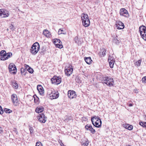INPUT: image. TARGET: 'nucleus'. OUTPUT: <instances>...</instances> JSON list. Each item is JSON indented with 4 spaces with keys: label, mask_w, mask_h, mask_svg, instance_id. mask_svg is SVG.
<instances>
[{
    "label": "nucleus",
    "mask_w": 146,
    "mask_h": 146,
    "mask_svg": "<svg viewBox=\"0 0 146 146\" xmlns=\"http://www.w3.org/2000/svg\"><path fill=\"white\" fill-rule=\"evenodd\" d=\"M120 14L121 16L128 18L129 16V14L127 11L125 9L122 8L120 10Z\"/></svg>",
    "instance_id": "obj_10"
},
{
    "label": "nucleus",
    "mask_w": 146,
    "mask_h": 146,
    "mask_svg": "<svg viewBox=\"0 0 146 146\" xmlns=\"http://www.w3.org/2000/svg\"><path fill=\"white\" fill-rule=\"evenodd\" d=\"M1 18H5L8 17L10 14L9 12L6 10H2Z\"/></svg>",
    "instance_id": "obj_18"
},
{
    "label": "nucleus",
    "mask_w": 146,
    "mask_h": 146,
    "mask_svg": "<svg viewBox=\"0 0 146 146\" xmlns=\"http://www.w3.org/2000/svg\"><path fill=\"white\" fill-rule=\"evenodd\" d=\"M36 146H43L42 143L39 142H36Z\"/></svg>",
    "instance_id": "obj_37"
},
{
    "label": "nucleus",
    "mask_w": 146,
    "mask_h": 146,
    "mask_svg": "<svg viewBox=\"0 0 146 146\" xmlns=\"http://www.w3.org/2000/svg\"><path fill=\"white\" fill-rule=\"evenodd\" d=\"M3 113V110L1 106H0V114H2Z\"/></svg>",
    "instance_id": "obj_41"
},
{
    "label": "nucleus",
    "mask_w": 146,
    "mask_h": 146,
    "mask_svg": "<svg viewBox=\"0 0 146 146\" xmlns=\"http://www.w3.org/2000/svg\"><path fill=\"white\" fill-rule=\"evenodd\" d=\"M12 85L13 87L15 89H17L18 88V85L15 82H12Z\"/></svg>",
    "instance_id": "obj_29"
},
{
    "label": "nucleus",
    "mask_w": 146,
    "mask_h": 146,
    "mask_svg": "<svg viewBox=\"0 0 146 146\" xmlns=\"http://www.w3.org/2000/svg\"><path fill=\"white\" fill-rule=\"evenodd\" d=\"M73 70L72 66L70 65L66 66L65 68L64 71L65 74L68 76H69L72 74Z\"/></svg>",
    "instance_id": "obj_5"
},
{
    "label": "nucleus",
    "mask_w": 146,
    "mask_h": 146,
    "mask_svg": "<svg viewBox=\"0 0 146 146\" xmlns=\"http://www.w3.org/2000/svg\"><path fill=\"white\" fill-rule=\"evenodd\" d=\"M108 61L109 62L110 66V67L111 68H113V65L114 64V62H115V61Z\"/></svg>",
    "instance_id": "obj_27"
},
{
    "label": "nucleus",
    "mask_w": 146,
    "mask_h": 146,
    "mask_svg": "<svg viewBox=\"0 0 146 146\" xmlns=\"http://www.w3.org/2000/svg\"><path fill=\"white\" fill-rule=\"evenodd\" d=\"M116 25L117 29H123L124 27V24L120 21L116 22Z\"/></svg>",
    "instance_id": "obj_15"
},
{
    "label": "nucleus",
    "mask_w": 146,
    "mask_h": 146,
    "mask_svg": "<svg viewBox=\"0 0 146 146\" xmlns=\"http://www.w3.org/2000/svg\"><path fill=\"white\" fill-rule=\"evenodd\" d=\"M3 132V129L1 127H0V134H1Z\"/></svg>",
    "instance_id": "obj_42"
},
{
    "label": "nucleus",
    "mask_w": 146,
    "mask_h": 146,
    "mask_svg": "<svg viewBox=\"0 0 146 146\" xmlns=\"http://www.w3.org/2000/svg\"><path fill=\"white\" fill-rule=\"evenodd\" d=\"M27 71V70L24 68H22L21 69V74L25 75V72H26Z\"/></svg>",
    "instance_id": "obj_30"
},
{
    "label": "nucleus",
    "mask_w": 146,
    "mask_h": 146,
    "mask_svg": "<svg viewBox=\"0 0 146 146\" xmlns=\"http://www.w3.org/2000/svg\"><path fill=\"white\" fill-rule=\"evenodd\" d=\"M27 70L29 73L31 74L33 73V69L30 67L27 68Z\"/></svg>",
    "instance_id": "obj_34"
},
{
    "label": "nucleus",
    "mask_w": 146,
    "mask_h": 146,
    "mask_svg": "<svg viewBox=\"0 0 146 146\" xmlns=\"http://www.w3.org/2000/svg\"><path fill=\"white\" fill-rule=\"evenodd\" d=\"M40 48L39 44L37 42H36L33 44L30 49L31 53L33 55L36 54Z\"/></svg>",
    "instance_id": "obj_2"
},
{
    "label": "nucleus",
    "mask_w": 146,
    "mask_h": 146,
    "mask_svg": "<svg viewBox=\"0 0 146 146\" xmlns=\"http://www.w3.org/2000/svg\"><path fill=\"white\" fill-rule=\"evenodd\" d=\"M139 124L143 127H146V122H140Z\"/></svg>",
    "instance_id": "obj_31"
},
{
    "label": "nucleus",
    "mask_w": 146,
    "mask_h": 146,
    "mask_svg": "<svg viewBox=\"0 0 146 146\" xmlns=\"http://www.w3.org/2000/svg\"><path fill=\"white\" fill-rule=\"evenodd\" d=\"M2 9H0V17H1L2 14Z\"/></svg>",
    "instance_id": "obj_45"
},
{
    "label": "nucleus",
    "mask_w": 146,
    "mask_h": 146,
    "mask_svg": "<svg viewBox=\"0 0 146 146\" xmlns=\"http://www.w3.org/2000/svg\"><path fill=\"white\" fill-rule=\"evenodd\" d=\"M37 119L41 123H45L46 121V118L43 113L41 114L38 116Z\"/></svg>",
    "instance_id": "obj_11"
},
{
    "label": "nucleus",
    "mask_w": 146,
    "mask_h": 146,
    "mask_svg": "<svg viewBox=\"0 0 146 146\" xmlns=\"http://www.w3.org/2000/svg\"><path fill=\"white\" fill-rule=\"evenodd\" d=\"M145 119H146V115H145Z\"/></svg>",
    "instance_id": "obj_52"
},
{
    "label": "nucleus",
    "mask_w": 146,
    "mask_h": 146,
    "mask_svg": "<svg viewBox=\"0 0 146 146\" xmlns=\"http://www.w3.org/2000/svg\"><path fill=\"white\" fill-rule=\"evenodd\" d=\"M13 131H15V133L17 134L18 132L17 130V129L16 128H14L13 129Z\"/></svg>",
    "instance_id": "obj_46"
},
{
    "label": "nucleus",
    "mask_w": 146,
    "mask_h": 146,
    "mask_svg": "<svg viewBox=\"0 0 146 146\" xmlns=\"http://www.w3.org/2000/svg\"><path fill=\"white\" fill-rule=\"evenodd\" d=\"M142 82L144 83H146V76L143 77L142 79Z\"/></svg>",
    "instance_id": "obj_38"
},
{
    "label": "nucleus",
    "mask_w": 146,
    "mask_h": 146,
    "mask_svg": "<svg viewBox=\"0 0 146 146\" xmlns=\"http://www.w3.org/2000/svg\"><path fill=\"white\" fill-rule=\"evenodd\" d=\"M141 60H139L135 62V65L137 66H139L141 63Z\"/></svg>",
    "instance_id": "obj_26"
},
{
    "label": "nucleus",
    "mask_w": 146,
    "mask_h": 146,
    "mask_svg": "<svg viewBox=\"0 0 146 146\" xmlns=\"http://www.w3.org/2000/svg\"><path fill=\"white\" fill-rule=\"evenodd\" d=\"M124 127L126 129L130 130H132L133 128V126L132 125H130L129 124L124 125Z\"/></svg>",
    "instance_id": "obj_24"
},
{
    "label": "nucleus",
    "mask_w": 146,
    "mask_h": 146,
    "mask_svg": "<svg viewBox=\"0 0 146 146\" xmlns=\"http://www.w3.org/2000/svg\"><path fill=\"white\" fill-rule=\"evenodd\" d=\"M9 69L11 73L15 74L17 72V68L15 65L13 63H10L9 66Z\"/></svg>",
    "instance_id": "obj_9"
},
{
    "label": "nucleus",
    "mask_w": 146,
    "mask_h": 146,
    "mask_svg": "<svg viewBox=\"0 0 146 146\" xmlns=\"http://www.w3.org/2000/svg\"><path fill=\"white\" fill-rule=\"evenodd\" d=\"M40 54H44V52H40Z\"/></svg>",
    "instance_id": "obj_51"
},
{
    "label": "nucleus",
    "mask_w": 146,
    "mask_h": 146,
    "mask_svg": "<svg viewBox=\"0 0 146 146\" xmlns=\"http://www.w3.org/2000/svg\"><path fill=\"white\" fill-rule=\"evenodd\" d=\"M51 81L52 84L58 85L61 82V79L59 76L57 77L54 76L53 78L51 79Z\"/></svg>",
    "instance_id": "obj_8"
},
{
    "label": "nucleus",
    "mask_w": 146,
    "mask_h": 146,
    "mask_svg": "<svg viewBox=\"0 0 146 146\" xmlns=\"http://www.w3.org/2000/svg\"><path fill=\"white\" fill-rule=\"evenodd\" d=\"M103 83H105L110 86H112L114 84L113 80L112 78L107 76L104 77L102 80Z\"/></svg>",
    "instance_id": "obj_3"
},
{
    "label": "nucleus",
    "mask_w": 146,
    "mask_h": 146,
    "mask_svg": "<svg viewBox=\"0 0 146 146\" xmlns=\"http://www.w3.org/2000/svg\"><path fill=\"white\" fill-rule=\"evenodd\" d=\"M134 91H135V93H138V90H137V89L135 90Z\"/></svg>",
    "instance_id": "obj_48"
},
{
    "label": "nucleus",
    "mask_w": 146,
    "mask_h": 146,
    "mask_svg": "<svg viewBox=\"0 0 146 146\" xmlns=\"http://www.w3.org/2000/svg\"><path fill=\"white\" fill-rule=\"evenodd\" d=\"M85 128L87 130H89L90 131L91 133L92 134H94L96 132V131L90 125L87 124L85 126Z\"/></svg>",
    "instance_id": "obj_16"
},
{
    "label": "nucleus",
    "mask_w": 146,
    "mask_h": 146,
    "mask_svg": "<svg viewBox=\"0 0 146 146\" xmlns=\"http://www.w3.org/2000/svg\"><path fill=\"white\" fill-rule=\"evenodd\" d=\"M128 106L129 107H131V106H133V104H129V105Z\"/></svg>",
    "instance_id": "obj_49"
},
{
    "label": "nucleus",
    "mask_w": 146,
    "mask_h": 146,
    "mask_svg": "<svg viewBox=\"0 0 146 146\" xmlns=\"http://www.w3.org/2000/svg\"><path fill=\"white\" fill-rule=\"evenodd\" d=\"M139 31L142 38L146 41V27L143 25L140 27Z\"/></svg>",
    "instance_id": "obj_4"
},
{
    "label": "nucleus",
    "mask_w": 146,
    "mask_h": 146,
    "mask_svg": "<svg viewBox=\"0 0 146 146\" xmlns=\"http://www.w3.org/2000/svg\"><path fill=\"white\" fill-rule=\"evenodd\" d=\"M11 99L13 104L17 106L19 104V100L17 95L15 94H13L11 96Z\"/></svg>",
    "instance_id": "obj_7"
},
{
    "label": "nucleus",
    "mask_w": 146,
    "mask_h": 146,
    "mask_svg": "<svg viewBox=\"0 0 146 146\" xmlns=\"http://www.w3.org/2000/svg\"><path fill=\"white\" fill-rule=\"evenodd\" d=\"M54 43L56 46L60 48H61L63 47V46L62 44V42L60 40L58 39L55 38L54 39Z\"/></svg>",
    "instance_id": "obj_12"
},
{
    "label": "nucleus",
    "mask_w": 146,
    "mask_h": 146,
    "mask_svg": "<svg viewBox=\"0 0 146 146\" xmlns=\"http://www.w3.org/2000/svg\"><path fill=\"white\" fill-rule=\"evenodd\" d=\"M91 119H96V121H97V123H98L99 124L102 123V121L100 117L94 116L93 117H92Z\"/></svg>",
    "instance_id": "obj_22"
},
{
    "label": "nucleus",
    "mask_w": 146,
    "mask_h": 146,
    "mask_svg": "<svg viewBox=\"0 0 146 146\" xmlns=\"http://www.w3.org/2000/svg\"><path fill=\"white\" fill-rule=\"evenodd\" d=\"M78 38L77 37H76L74 38V40L77 43L78 42Z\"/></svg>",
    "instance_id": "obj_43"
},
{
    "label": "nucleus",
    "mask_w": 146,
    "mask_h": 146,
    "mask_svg": "<svg viewBox=\"0 0 146 146\" xmlns=\"http://www.w3.org/2000/svg\"><path fill=\"white\" fill-rule=\"evenodd\" d=\"M113 42L117 44H118L120 42L119 40H118L117 38V37L114 38L113 40Z\"/></svg>",
    "instance_id": "obj_28"
},
{
    "label": "nucleus",
    "mask_w": 146,
    "mask_h": 146,
    "mask_svg": "<svg viewBox=\"0 0 146 146\" xmlns=\"http://www.w3.org/2000/svg\"><path fill=\"white\" fill-rule=\"evenodd\" d=\"M106 50L105 49H103L100 53V55L101 57L104 56L106 55Z\"/></svg>",
    "instance_id": "obj_25"
},
{
    "label": "nucleus",
    "mask_w": 146,
    "mask_h": 146,
    "mask_svg": "<svg viewBox=\"0 0 146 146\" xmlns=\"http://www.w3.org/2000/svg\"><path fill=\"white\" fill-rule=\"evenodd\" d=\"M89 144V141H86L85 142L83 143L82 145H84L85 146H87Z\"/></svg>",
    "instance_id": "obj_39"
},
{
    "label": "nucleus",
    "mask_w": 146,
    "mask_h": 146,
    "mask_svg": "<svg viewBox=\"0 0 146 146\" xmlns=\"http://www.w3.org/2000/svg\"><path fill=\"white\" fill-rule=\"evenodd\" d=\"M12 55V54L11 52H8L1 57V60H5L11 57Z\"/></svg>",
    "instance_id": "obj_13"
},
{
    "label": "nucleus",
    "mask_w": 146,
    "mask_h": 146,
    "mask_svg": "<svg viewBox=\"0 0 146 146\" xmlns=\"http://www.w3.org/2000/svg\"><path fill=\"white\" fill-rule=\"evenodd\" d=\"M81 19L84 26L86 27L90 25V22L88 16L87 14H82L81 15Z\"/></svg>",
    "instance_id": "obj_1"
},
{
    "label": "nucleus",
    "mask_w": 146,
    "mask_h": 146,
    "mask_svg": "<svg viewBox=\"0 0 146 146\" xmlns=\"http://www.w3.org/2000/svg\"><path fill=\"white\" fill-rule=\"evenodd\" d=\"M68 96L70 99H73L76 97V95L74 91L69 90L68 92Z\"/></svg>",
    "instance_id": "obj_14"
},
{
    "label": "nucleus",
    "mask_w": 146,
    "mask_h": 146,
    "mask_svg": "<svg viewBox=\"0 0 146 146\" xmlns=\"http://www.w3.org/2000/svg\"><path fill=\"white\" fill-rule=\"evenodd\" d=\"M115 61L114 58L112 56H109L108 59V61Z\"/></svg>",
    "instance_id": "obj_36"
},
{
    "label": "nucleus",
    "mask_w": 146,
    "mask_h": 146,
    "mask_svg": "<svg viewBox=\"0 0 146 146\" xmlns=\"http://www.w3.org/2000/svg\"><path fill=\"white\" fill-rule=\"evenodd\" d=\"M34 102L35 103H38V100H37L36 99H34Z\"/></svg>",
    "instance_id": "obj_47"
},
{
    "label": "nucleus",
    "mask_w": 146,
    "mask_h": 146,
    "mask_svg": "<svg viewBox=\"0 0 146 146\" xmlns=\"http://www.w3.org/2000/svg\"><path fill=\"white\" fill-rule=\"evenodd\" d=\"M7 53L5 50H1L0 52V55L1 57L3 56L5 54H6Z\"/></svg>",
    "instance_id": "obj_33"
},
{
    "label": "nucleus",
    "mask_w": 146,
    "mask_h": 146,
    "mask_svg": "<svg viewBox=\"0 0 146 146\" xmlns=\"http://www.w3.org/2000/svg\"><path fill=\"white\" fill-rule=\"evenodd\" d=\"M37 89L40 94L42 95L44 94V91L43 88L41 85H38L37 86Z\"/></svg>",
    "instance_id": "obj_19"
},
{
    "label": "nucleus",
    "mask_w": 146,
    "mask_h": 146,
    "mask_svg": "<svg viewBox=\"0 0 146 146\" xmlns=\"http://www.w3.org/2000/svg\"><path fill=\"white\" fill-rule=\"evenodd\" d=\"M44 110V108L42 106H38L37 107L35 110V111L38 113H41Z\"/></svg>",
    "instance_id": "obj_20"
},
{
    "label": "nucleus",
    "mask_w": 146,
    "mask_h": 146,
    "mask_svg": "<svg viewBox=\"0 0 146 146\" xmlns=\"http://www.w3.org/2000/svg\"><path fill=\"white\" fill-rule=\"evenodd\" d=\"M29 129L31 133H33V127H30L29 128Z\"/></svg>",
    "instance_id": "obj_40"
},
{
    "label": "nucleus",
    "mask_w": 146,
    "mask_h": 146,
    "mask_svg": "<svg viewBox=\"0 0 146 146\" xmlns=\"http://www.w3.org/2000/svg\"><path fill=\"white\" fill-rule=\"evenodd\" d=\"M43 34L44 35L48 37H50L51 36V34L49 31L47 30H44L43 31Z\"/></svg>",
    "instance_id": "obj_21"
},
{
    "label": "nucleus",
    "mask_w": 146,
    "mask_h": 146,
    "mask_svg": "<svg viewBox=\"0 0 146 146\" xmlns=\"http://www.w3.org/2000/svg\"><path fill=\"white\" fill-rule=\"evenodd\" d=\"M64 31L63 30L61 29H60L58 31V34H66V33H63Z\"/></svg>",
    "instance_id": "obj_35"
},
{
    "label": "nucleus",
    "mask_w": 146,
    "mask_h": 146,
    "mask_svg": "<svg viewBox=\"0 0 146 146\" xmlns=\"http://www.w3.org/2000/svg\"><path fill=\"white\" fill-rule=\"evenodd\" d=\"M92 122L94 126L97 127H100L101 126L102 123L99 124L97 121H96V119H91Z\"/></svg>",
    "instance_id": "obj_17"
},
{
    "label": "nucleus",
    "mask_w": 146,
    "mask_h": 146,
    "mask_svg": "<svg viewBox=\"0 0 146 146\" xmlns=\"http://www.w3.org/2000/svg\"><path fill=\"white\" fill-rule=\"evenodd\" d=\"M25 69H26L27 68H29V67H30L29 65L26 64L25 65Z\"/></svg>",
    "instance_id": "obj_44"
},
{
    "label": "nucleus",
    "mask_w": 146,
    "mask_h": 146,
    "mask_svg": "<svg viewBox=\"0 0 146 146\" xmlns=\"http://www.w3.org/2000/svg\"><path fill=\"white\" fill-rule=\"evenodd\" d=\"M84 60L86 63L89 64H90L92 62V60L90 57H85Z\"/></svg>",
    "instance_id": "obj_23"
},
{
    "label": "nucleus",
    "mask_w": 146,
    "mask_h": 146,
    "mask_svg": "<svg viewBox=\"0 0 146 146\" xmlns=\"http://www.w3.org/2000/svg\"><path fill=\"white\" fill-rule=\"evenodd\" d=\"M60 145L61 146H64V145L62 143H61L60 144Z\"/></svg>",
    "instance_id": "obj_50"
},
{
    "label": "nucleus",
    "mask_w": 146,
    "mask_h": 146,
    "mask_svg": "<svg viewBox=\"0 0 146 146\" xmlns=\"http://www.w3.org/2000/svg\"><path fill=\"white\" fill-rule=\"evenodd\" d=\"M48 93L49 94L50 98L51 99H56L59 96V93L57 91H54L52 92L49 90Z\"/></svg>",
    "instance_id": "obj_6"
},
{
    "label": "nucleus",
    "mask_w": 146,
    "mask_h": 146,
    "mask_svg": "<svg viewBox=\"0 0 146 146\" xmlns=\"http://www.w3.org/2000/svg\"><path fill=\"white\" fill-rule=\"evenodd\" d=\"M4 111L6 113H10L12 112V111L11 110L7 108H5L4 109Z\"/></svg>",
    "instance_id": "obj_32"
}]
</instances>
